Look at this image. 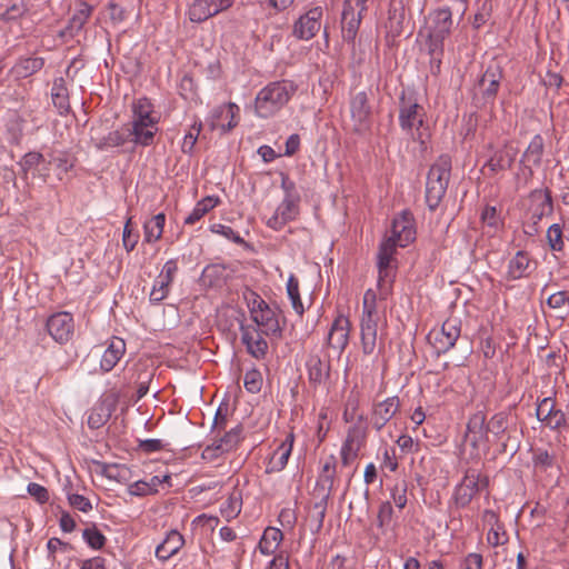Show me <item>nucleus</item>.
Listing matches in <instances>:
<instances>
[{
    "label": "nucleus",
    "mask_w": 569,
    "mask_h": 569,
    "mask_svg": "<svg viewBox=\"0 0 569 569\" xmlns=\"http://www.w3.org/2000/svg\"><path fill=\"white\" fill-rule=\"evenodd\" d=\"M416 239L415 219L411 212L405 210L392 220L389 234L380 243L378 251V290L379 299L390 295L396 272L395 254L397 248H405Z\"/></svg>",
    "instance_id": "1"
},
{
    "label": "nucleus",
    "mask_w": 569,
    "mask_h": 569,
    "mask_svg": "<svg viewBox=\"0 0 569 569\" xmlns=\"http://www.w3.org/2000/svg\"><path fill=\"white\" fill-rule=\"evenodd\" d=\"M131 110L132 117L128 124L130 141L143 147L151 146L160 120L153 104L148 98H139L133 101Z\"/></svg>",
    "instance_id": "2"
},
{
    "label": "nucleus",
    "mask_w": 569,
    "mask_h": 569,
    "mask_svg": "<svg viewBox=\"0 0 569 569\" xmlns=\"http://www.w3.org/2000/svg\"><path fill=\"white\" fill-rule=\"evenodd\" d=\"M296 92L292 82L274 81L263 87L254 99V113L257 117L268 119L277 114Z\"/></svg>",
    "instance_id": "3"
},
{
    "label": "nucleus",
    "mask_w": 569,
    "mask_h": 569,
    "mask_svg": "<svg viewBox=\"0 0 569 569\" xmlns=\"http://www.w3.org/2000/svg\"><path fill=\"white\" fill-rule=\"evenodd\" d=\"M399 124L402 131L425 150L430 140L431 131L422 106L412 101H403L399 110Z\"/></svg>",
    "instance_id": "4"
},
{
    "label": "nucleus",
    "mask_w": 569,
    "mask_h": 569,
    "mask_svg": "<svg viewBox=\"0 0 569 569\" xmlns=\"http://www.w3.org/2000/svg\"><path fill=\"white\" fill-rule=\"evenodd\" d=\"M451 158L441 154L431 164L426 182V202L430 210H436L441 203L450 180Z\"/></svg>",
    "instance_id": "5"
},
{
    "label": "nucleus",
    "mask_w": 569,
    "mask_h": 569,
    "mask_svg": "<svg viewBox=\"0 0 569 569\" xmlns=\"http://www.w3.org/2000/svg\"><path fill=\"white\" fill-rule=\"evenodd\" d=\"M247 306L250 311L251 320L254 327L263 332L264 336H280L281 326L278 310L271 308L259 295L248 291L244 295Z\"/></svg>",
    "instance_id": "6"
},
{
    "label": "nucleus",
    "mask_w": 569,
    "mask_h": 569,
    "mask_svg": "<svg viewBox=\"0 0 569 569\" xmlns=\"http://www.w3.org/2000/svg\"><path fill=\"white\" fill-rule=\"evenodd\" d=\"M452 27L450 9L442 8L429 14L428 51L433 59H440L443 53V41L449 36Z\"/></svg>",
    "instance_id": "7"
},
{
    "label": "nucleus",
    "mask_w": 569,
    "mask_h": 569,
    "mask_svg": "<svg viewBox=\"0 0 569 569\" xmlns=\"http://www.w3.org/2000/svg\"><path fill=\"white\" fill-rule=\"evenodd\" d=\"M368 426L365 417H359L353 425L348 427L340 449V459L343 467H348L357 460L360 450L366 446Z\"/></svg>",
    "instance_id": "8"
},
{
    "label": "nucleus",
    "mask_w": 569,
    "mask_h": 569,
    "mask_svg": "<svg viewBox=\"0 0 569 569\" xmlns=\"http://www.w3.org/2000/svg\"><path fill=\"white\" fill-rule=\"evenodd\" d=\"M387 320L382 313H362L360 320L361 348L365 355H371L378 339L382 341V335Z\"/></svg>",
    "instance_id": "9"
},
{
    "label": "nucleus",
    "mask_w": 569,
    "mask_h": 569,
    "mask_svg": "<svg viewBox=\"0 0 569 569\" xmlns=\"http://www.w3.org/2000/svg\"><path fill=\"white\" fill-rule=\"evenodd\" d=\"M536 417L546 428L555 432H561L568 427L567 415L557 408L556 400L551 397L538 401Z\"/></svg>",
    "instance_id": "10"
},
{
    "label": "nucleus",
    "mask_w": 569,
    "mask_h": 569,
    "mask_svg": "<svg viewBox=\"0 0 569 569\" xmlns=\"http://www.w3.org/2000/svg\"><path fill=\"white\" fill-rule=\"evenodd\" d=\"M460 321L457 318L447 319L440 329H433L428 335V340L437 353H446L455 347L460 337Z\"/></svg>",
    "instance_id": "11"
},
{
    "label": "nucleus",
    "mask_w": 569,
    "mask_h": 569,
    "mask_svg": "<svg viewBox=\"0 0 569 569\" xmlns=\"http://www.w3.org/2000/svg\"><path fill=\"white\" fill-rule=\"evenodd\" d=\"M240 120V108L234 102H229L216 107L209 118L208 126L210 130H220L222 133L229 132L238 126Z\"/></svg>",
    "instance_id": "12"
},
{
    "label": "nucleus",
    "mask_w": 569,
    "mask_h": 569,
    "mask_svg": "<svg viewBox=\"0 0 569 569\" xmlns=\"http://www.w3.org/2000/svg\"><path fill=\"white\" fill-rule=\"evenodd\" d=\"M234 0H193L187 16L191 22L201 23L232 7Z\"/></svg>",
    "instance_id": "13"
},
{
    "label": "nucleus",
    "mask_w": 569,
    "mask_h": 569,
    "mask_svg": "<svg viewBox=\"0 0 569 569\" xmlns=\"http://www.w3.org/2000/svg\"><path fill=\"white\" fill-rule=\"evenodd\" d=\"M46 328L56 342L60 345L67 343L74 332L73 317L67 311L56 312L48 318Z\"/></svg>",
    "instance_id": "14"
},
{
    "label": "nucleus",
    "mask_w": 569,
    "mask_h": 569,
    "mask_svg": "<svg viewBox=\"0 0 569 569\" xmlns=\"http://www.w3.org/2000/svg\"><path fill=\"white\" fill-rule=\"evenodd\" d=\"M177 271L178 266L176 260H168L163 264L162 270L154 279L150 291L149 298L152 303H159L168 297Z\"/></svg>",
    "instance_id": "15"
},
{
    "label": "nucleus",
    "mask_w": 569,
    "mask_h": 569,
    "mask_svg": "<svg viewBox=\"0 0 569 569\" xmlns=\"http://www.w3.org/2000/svg\"><path fill=\"white\" fill-rule=\"evenodd\" d=\"M299 196L284 197L267 220V226L273 230H280L288 222L295 220L299 213Z\"/></svg>",
    "instance_id": "16"
},
{
    "label": "nucleus",
    "mask_w": 569,
    "mask_h": 569,
    "mask_svg": "<svg viewBox=\"0 0 569 569\" xmlns=\"http://www.w3.org/2000/svg\"><path fill=\"white\" fill-rule=\"evenodd\" d=\"M241 341L247 351L256 359H262L268 352V342L263 332L253 325H241Z\"/></svg>",
    "instance_id": "17"
},
{
    "label": "nucleus",
    "mask_w": 569,
    "mask_h": 569,
    "mask_svg": "<svg viewBox=\"0 0 569 569\" xmlns=\"http://www.w3.org/2000/svg\"><path fill=\"white\" fill-rule=\"evenodd\" d=\"M323 10L321 7H315L301 16L295 23L293 33L299 39L310 40L321 28V18Z\"/></svg>",
    "instance_id": "18"
},
{
    "label": "nucleus",
    "mask_w": 569,
    "mask_h": 569,
    "mask_svg": "<svg viewBox=\"0 0 569 569\" xmlns=\"http://www.w3.org/2000/svg\"><path fill=\"white\" fill-rule=\"evenodd\" d=\"M351 331V322L348 317L339 315L332 322L328 336L327 343L340 353L345 351L349 343Z\"/></svg>",
    "instance_id": "19"
},
{
    "label": "nucleus",
    "mask_w": 569,
    "mask_h": 569,
    "mask_svg": "<svg viewBox=\"0 0 569 569\" xmlns=\"http://www.w3.org/2000/svg\"><path fill=\"white\" fill-rule=\"evenodd\" d=\"M465 438L473 448H479L487 443L488 428L486 425V415L482 411L470 416Z\"/></svg>",
    "instance_id": "20"
},
{
    "label": "nucleus",
    "mask_w": 569,
    "mask_h": 569,
    "mask_svg": "<svg viewBox=\"0 0 569 569\" xmlns=\"http://www.w3.org/2000/svg\"><path fill=\"white\" fill-rule=\"evenodd\" d=\"M479 491V473L467 471L462 481L456 487L453 499L458 507H467Z\"/></svg>",
    "instance_id": "21"
},
{
    "label": "nucleus",
    "mask_w": 569,
    "mask_h": 569,
    "mask_svg": "<svg viewBox=\"0 0 569 569\" xmlns=\"http://www.w3.org/2000/svg\"><path fill=\"white\" fill-rule=\"evenodd\" d=\"M293 442L295 436L293 433L290 432L286 436L284 440L281 441V443L277 447V449L272 452L271 457L269 458L266 466L267 473L280 472L286 468L289 457L291 456L292 452Z\"/></svg>",
    "instance_id": "22"
},
{
    "label": "nucleus",
    "mask_w": 569,
    "mask_h": 569,
    "mask_svg": "<svg viewBox=\"0 0 569 569\" xmlns=\"http://www.w3.org/2000/svg\"><path fill=\"white\" fill-rule=\"evenodd\" d=\"M536 267L537 262L530 258L529 253L520 250L508 262L507 278L518 280L528 277Z\"/></svg>",
    "instance_id": "23"
},
{
    "label": "nucleus",
    "mask_w": 569,
    "mask_h": 569,
    "mask_svg": "<svg viewBox=\"0 0 569 569\" xmlns=\"http://www.w3.org/2000/svg\"><path fill=\"white\" fill-rule=\"evenodd\" d=\"M400 408V400L398 397H389L383 401L377 403L372 411V426L376 430L380 431L388 421L398 412Z\"/></svg>",
    "instance_id": "24"
},
{
    "label": "nucleus",
    "mask_w": 569,
    "mask_h": 569,
    "mask_svg": "<svg viewBox=\"0 0 569 569\" xmlns=\"http://www.w3.org/2000/svg\"><path fill=\"white\" fill-rule=\"evenodd\" d=\"M502 78L498 67H488L478 82V91L486 101H493Z\"/></svg>",
    "instance_id": "25"
},
{
    "label": "nucleus",
    "mask_w": 569,
    "mask_h": 569,
    "mask_svg": "<svg viewBox=\"0 0 569 569\" xmlns=\"http://www.w3.org/2000/svg\"><path fill=\"white\" fill-rule=\"evenodd\" d=\"M356 8L358 9L357 13L355 12L351 0L345 2L342 11V33L343 38L348 41L355 40L363 13L366 12L361 11V7Z\"/></svg>",
    "instance_id": "26"
},
{
    "label": "nucleus",
    "mask_w": 569,
    "mask_h": 569,
    "mask_svg": "<svg viewBox=\"0 0 569 569\" xmlns=\"http://www.w3.org/2000/svg\"><path fill=\"white\" fill-rule=\"evenodd\" d=\"M350 111L352 120L355 121L356 130L360 131L368 127L370 116V108L368 104V97L365 92H358L353 96L350 103Z\"/></svg>",
    "instance_id": "27"
},
{
    "label": "nucleus",
    "mask_w": 569,
    "mask_h": 569,
    "mask_svg": "<svg viewBox=\"0 0 569 569\" xmlns=\"http://www.w3.org/2000/svg\"><path fill=\"white\" fill-rule=\"evenodd\" d=\"M124 340L119 337H113L101 357L100 368L104 372L111 371L124 356Z\"/></svg>",
    "instance_id": "28"
},
{
    "label": "nucleus",
    "mask_w": 569,
    "mask_h": 569,
    "mask_svg": "<svg viewBox=\"0 0 569 569\" xmlns=\"http://www.w3.org/2000/svg\"><path fill=\"white\" fill-rule=\"evenodd\" d=\"M183 545V536L177 530H171L167 533L164 540L157 547L156 557L159 560L166 561L177 555Z\"/></svg>",
    "instance_id": "29"
},
{
    "label": "nucleus",
    "mask_w": 569,
    "mask_h": 569,
    "mask_svg": "<svg viewBox=\"0 0 569 569\" xmlns=\"http://www.w3.org/2000/svg\"><path fill=\"white\" fill-rule=\"evenodd\" d=\"M283 540V533L280 529L274 527H268L264 529L259 543L258 549L263 556L277 555L280 543Z\"/></svg>",
    "instance_id": "30"
},
{
    "label": "nucleus",
    "mask_w": 569,
    "mask_h": 569,
    "mask_svg": "<svg viewBox=\"0 0 569 569\" xmlns=\"http://www.w3.org/2000/svg\"><path fill=\"white\" fill-rule=\"evenodd\" d=\"M306 366L309 381L315 386L321 385L329 377L330 366L318 355H311L308 358Z\"/></svg>",
    "instance_id": "31"
},
{
    "label": "nucleus",
    "mask_w": 569,
    "mask_h": 569,
    "mask_svg": "<svg viewBox=\"0 0 569 569\" xmlns=\"http://www.w3.org/2000/svg\"><path fill=\"white\" fill-rule=\"evenodd\" d=\"M543 138L540 134H536L531 141L529 142L527 149L525 150L521 162L526 168L531 169L532 167H538L541 163V158L543 154Z\"/></svg>",
    "instance_id": "32"
},
{
    "label": "nucleus",
    "mask_w": 569,
    "mask_h": 569,
    "mask_svg": "<svg viewBox=\"0 0 569 569\" xmlns=\"http://www.w3.org/2000/svg\"><path fill=\"white\" fill-rule=\"evenodd\" d=\"M483 519L489 522H493V526L487 533V541L492 547L502 546L508 541V536L503 527L498 522V517L492 510H486L483 512Z\"/></svg>",
    "instance_id": "33"
},
{
    "label": "nucleus",
    "mask_w": 569,
    "mask_h": 569,
    "mask_svg": "<svg viewBox=\"0 0 569 569\" xmlns=\"http://www.w3.org/2000/svg\"><path fill=\"white\" fill-rule=\"evenodd\" d=\"M220 203V199L218 197L208 196L198 201L190 212V214L184 219L186 224H194L198 222L203 216H206L209 211L216 208Z\"/></svg>",
    "instance_id": "34"
},
{
    "label": "nucleus",
    "mask_w": 569,
    "mask_h": 569,
    "mask_svg": "<svg viewBox=\"0 0 569 569\" xmlns=\"http://www.w3.org/2000/svg\"><path fill=\"white\" fill-rule=\"evenodd\" d=\"M242 509V497L240 491H233L220 506V515L230 521L239 516Z\"/></svg>",
    "instance_id": "35"
},
{
    "label": "nucleus",
    "mask_w": 569,
    "mask_h": 569,
    "mask_svg": "<svg viewBox=\"0 0 569 569\" xmlns=\"http://www.w3.org/2000/svg\"><path fill=\"white\" fill-rule=\"evenodd\" d=\"M164 222H166L164 213H158L154 217H152L150 220L146 221L143 224L144 241L148 243L158 241L162 236Z\"/></svg>",
    "instance_id": "36"
},
{
    "label": "nucleus",
    "mask_w": 569,
    "mask_h": 569,
    "mask_svg": "<svg viewBox=\"0 0 569 569\" xmlns=\"http://www.w3.org/2000/svg\"><path fill=\"white\" fill-rule=\"evenodd\" d=\"M43 67V59L38 57H30L19 60L12 71L20 78H27Z\"/></svg>",
    "instance_id": "37"
},
{
    "label": "nucleus",
    "mask_w": 569,
    "mask_h": 569,
    "mask_svg": "<svg viewBox=\"0 0 569 569\" xmlns=\"http://www.w3.org/2000/svg\"><path fill=\"white\" fill-rule=\"evenodd\" d=\"M43 161H44V158L41 153L28 152L27 154H24V157L20 161V166L26 174L31 172L32 176H39L46 180V178L48 177V169H46L44 172H40V170L38 169V167Z\"/></svg>",
    "instance_id": "38"
},
{
    "label": "nucleus",
    "mask_w": 569,
    "mask_h": 569,
    "mask_svg": "<svg viewBox=\"0 0 569 569\" xmlns=\"http://www.w3.org/2000/svg\"><path fill=\"white\" fill-rule=\"evenodd\" d=\"M92 7L86 2L80 1L77 3L74 13L69 21V28L71 31H79L87 23L88 19L92 13Z\"/></svg>",
    "instance_id": "39"
},
{
    "label": "nucleus",
    "mask_w": 569,
    "mask_h": 569,
    "mask_svg": "<svg viewBox=\"0 0 569 569\" xmlns=\"http://www.w3.org/2000/svg\"><path fill=\"white\" fill-rule=\"evenodd\" d=\"M287 293L291 301V306L297 315L302 316L305 312L299 291V280L295 274H290L287 281Z\"/></svg>",
    "instance_id": "40"
},
{
    "label": "nucleus",
    "mask_w": 569,
    "mask_h": 569,
    "mask_svg": "<svg viewBox=\"0 0 569 569\" xmlns=\"http://www.w3.org/2000/svg\"><path fill=\"white\" fill-rule=\"evenodd\" d=\"M52 102L59 109V112L66 113L69 110V100L67 89L63 86V79L56 80L52 87Z\"/></svg>",
    "instance_id": "41"
},
{
    "label": "nucleus",
    "mask_w": 569,
    "mask_h": 569,
    "mask_svg": "<svg viewBox=\"0 0 569 569\" xmlns=\"http://www.w3.org/2000/svg\"><path fill=\"white\" fill-rule=\"evenodd\" d=\"M242 428L240 426H236L234 428H231L229 431H227L223 437L216 440L219 446L222 448V450L227 452H230L234 450L238 445L240 443L242 439Z\"/></svg>",
    "instance_id": "42"
},
{
    "label": "nucleus",
    "mask_w": 569,
    "mask_h": 569,
    "mask_svg": "<svg viewBox=\"0 0 569 569\" xmlns=\"http://www.w3.org/2000/svg\"><path fill=\"white\" fill-rule=\"evenodd\" d=\"M202 129V122L201 120L197 119L190 127L189 131L184 134L182 142H181V151L186 154H191L194 146L197 143V140L199 138V134Z\"/></svg>",
    "instance_id": "43"
},
{
    "label": "nucleus",
    "mask_w": 569,
    "mask_h": 569,
    "mask_svg": "<svg viewBox=\"0 0 569 569\" xmlns=\"http://www.w3.org/2000/svg\"><path fill=\"white\" fill-rule=\"evenodd\" d=\"M127 141H130V136L128 129L123 130H113L109 132L103 139L99 142L98 148H111V147H120L123 146Z\"/></svg>",
    "instance_id": "44"
},
{
    "label": "nucleus",
    "mask_w": 569,
    "mask_h": 569,
    "mask_svg": "<svg viewBox=\"0 0 569 569\" xmlns=\"http://www.w3.org/2000/svg\"><path fill=\"white\" fill-rule=\"evenodd\" d=\"M82 538L88 546L94 550L101 549L107 540L103 533L96 526L86 528L82 532Z\"/></svg>",
    "instance_id": "45"
},
{
    "label": "nucleus",
    "mask_w": 569,
    "mask_h": 569,
    "mask_svg": "<svg viewBox=\"0 0 569 569\" xmlns=\"http://www.w3.org/2000/svg\"><path fill=\"white\" fill-rule=\"evenodd\" d=\"M139 237V232L134 230L132 224V218H129L124 223L122 234V244L127 252H131L136 248Z\"/></svg>",
    "instance_id": "46"
},
{
    "label": "nucleus",
    "mask_w": 569,
    "mask_h": 569,
    "mask_svg": "<svg viewBox=\"0 0 569 569\" xmlns=\"http://www.w3.org/2000/svg\"><path fill=\"white\" fill-rule=\"evenodd\" d=\"M244 388L251 392L257 393L261 390L262 376L259 370L252 369L246 372L243 377Z\"/></svg>",
    "instance_id": "47"
},
{
    "label": "nucleus",
    "mask_w": 569,
    "mask_h": 569,
    "mask_svg": "<svg viewBox=\"0 0 569 569\" xmlns=\"http://www.w3.org/2000/svg\"><path fill=\"white\" fill-rule=\"evenodd\" d=\"M547 240L550 248L560 251L563 248L562 229L558 223L551 224L547 230Z\"/></svg>",
    "instance_id": "48"
},
{
    "label": "nucleus",
    "mask_w": 569,
    "mask_h": 569,
    "mask_svg": "<svg viewBox=\"0 0 569 569\" xmlns=\"http://www.w3.org/2000/svg\"><path fill=\"white\" fill-rule=\"evenodd\" d=\"M211 232L220 234L224 237L226 239L241 244L244 243V240L240 237L238 232H236L231 227L222 224V223H213L210 227Z\"/></svg>",
    "instance_id": "49"
},
{
    "label": "nucleus",
    "mask_w": 569,
    "mask_h": 569,
    "mask_svg": "<svg viewBox=\"0 0 569 569\" xmlns=\"http://www.w3.org/2000/svg\"><path fill=\"white\" fill-rule=\"evenodd\" d=\"M408 486L405 480L397 482L391 489V498L396 507L403 509L407 505Z\"/></svg>",
    "instance_id": "50"
},
{
    "label": "nucleus",
    "mask_w": 569,
    "mask_h": 569,
    "mask_svg": "<svg viewBox=\"0 0 569 569\" xmlns=\"http://www.w3.org/2000/svg\"><path fill=\"white\" fill-rule=\"evenodd\" d=\"M393 509L389 501H385L379 506L377 515V525L380 529L388 527L392 520Z\"/></svg>",
    "instance_id": "51"
},
{
    "label": "nucleus",
    "mask_w": 569,
    "mask_h": 569,
    "mask_svg": "<svg viewBox=\"0 0 569 569\" xmlns=\"http://www.w3.org/2000/svg\"><path fill=\"white\" fill-rule=\"evenodd\" d=\"M335 475H336V458H335V456H330L323 462V466H322V469L320 472V480L323 483L332 486Z\"/></svg>",
    "instance_id": "52"
},
{
    "label": "nucleus",
    "mask_w": 569,
    "mask_h": 569,
    "mask_svg": "<svg viewBox=\"0 0 569 569\" xmlns=\"http://www.w3.org/2000/svg\"><path fill=\"white\" fill-rule=\"evenodd\" d=\"M481 220L483 224L493 229H497L501 223L499 212L497 211L496 207L492 206H487L483 208L481 212Z\"/></svg>",
    "instance_id": "53"
},
{
    "label": "nucleus",
    "mask_w": 569,
    "mask_h": 569,
    "mask_svg": "<svg viewBox=\"0 0 569 569\" xmlns=\"http://www.w3.org/2000/svg\"><path fill=\"white\" fill-rule=\"evenodd\" d=\"M52 162L58 169V177L62 179V174L68 173L73 168V161L69 158L66 152H60L52 158Z\"/></svg>",
    "instance_id": "54"
},
{
    "label": "nucleus",
    "mask_w": 569,
    "mask_h": 569,
    "mask_svg": "<svg viewBox=\"0 0 569 569\" xmlns=\"http://www.w3.org/2000/svg\"><path fill=\"white\" fill-rule=\"evenodd\" d=\"M488 432H492L496 436H500L507 428V416L503 412L496 413L490 419L488 426Z\"/></svg>",
    "instance_id": "55"
},
{
    "label": "nucleus",
    "mask_w": 569,
    "mask_h": 569,
    "mask_svg": "<svg viewBox=\"0 0 569 569\" xmlns=\"http://www.w3.org/2000/svg\"><path fill=\"white\" fill-rule=\"evenodd\" d=\"M483 557L478 552L466 555L460 561L459 569H482Z\"/></svg>",
    "instance_id": "56"
},
{
    "label": "nucleus",
    "mask_w": 569,
    "mask_h": 569,
    "mask_svg": "<svg viewBox=\"0 0 569 569\" xmlns=\"http://www.w3.org/2000/svg\"><path fill=\"white\" fill-rule=\"evenodd\" d=\"M109 417H110L109 410H104L102 407L96 408L89 415L88 425L90 428H99L100 426H102L103 423H106L108 421Z\"/></svg>",
    "instance_id": "57"
},
{
    "label": "nucleus",
    "mask_w": 569,
    "mask_h": 569,
    "mask_svg": "<svg viewBox=\"0 0 569 569\" xmlns=\"http://www.w3.org/2000/svg\"><path fill=\"white\" fill-rule=\"evenodd\" d=\"M359 417L363 416L358 415V400L349 398L343 410L342 419L345 422L353 425Z\"/></svg>",
    "instance_id": "58"
},
{
    "label": "nucleus",
    "mask_w": 569,
    "mask_h": 569,
    "mask_svg": "<svg viewBox=\"0 0 569 569\" xmlns=\"http://www.w3.org/2000/svg\"><path fill=\"white\" fill-rule=\"evenodd\" d=\"M378 296L373 289H368L363 295L362 313H380L377 308Z\"/></svg>",
    "instance_id": "59"
},
{
    "label": "nucleus",
    "mask_w": 569,
    "mask_h": 569,
    "mask_svg": "<svg viewBox=\"0 0 569 569\" xmlns=\"http://www.w3.org/2000/svg\"><path fill=\"white\" fill-rule=\"evenodd\" d=\"M27 491L39 503H46L49 500V491L39 483L30 482Z\"/></svg>",
    "instance_id": "60"
},
{
    "label": "nucleus",
    "mask_w": 569,
    "mask_h": 569,
    "mask_svg": "<svg viewBox=\"0 0 569 569\" xmlns=\"http://www.w3.org/2000/svg\"><path fill=\"white\" fill-rule=\"evenodd\" d=\"M555 462V457L547 450L538 449L533 453V463L538 468H550Z\"/></svg>",
    "instance_id": "61"
},
{
    "label": "nucleus",
    "mask_w": 569,
    "mask_h": 569,
    "mask_svg": "<svg viewBox=\"0 0 569 569\" xmlns=\"http://www.w3.org/2000/svg\"><path fill=\"white\" fill-rule=\"evenodd\" d=\"M48 558L54 562L57 552H66L69 549V543L61 541L58 538L49 539L47 543Z\"/></svg>",
    "instance_id": "62"
},
{
    "label": "nucleus",
    "mask_w": 569,
    "mask_h": 569,
    "mask_svg": "<svg viewBox=\"0 0 569 569\" xmlns=\"http://www.w3.org/2000/svg\"><path fill=\"white\" fill-rule=\"evenodd\" d=\"M69 503L71 507L82 511V512H89L92 509V505L90 500L78 493L69 495L68 497Z\"/></svg>",
    "instance_id": "63"
},
{
    "label": "nucleus",
    "mask_w": 569,
    "mask_h": 569,
    "mask_svg": "<svg viewBox=\"0 0 569 569\" xmlns=\"http://www.w3.org/2000/svg\"><path fill=\"white\" fill-rule=\"evenodd\" d=\"M267 569H290L289 556L284 551H280L269 561Z\"/></svg>",
    "instance_id": "64"
}]
</instances>
